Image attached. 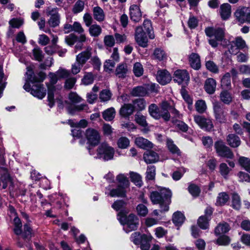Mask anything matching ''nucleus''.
I'll return each instance as SVG.
<instances>
[{"instance_id":"nucleus-56","label":"nucleus","mask_w":250,"mask_h":250,"mask_svg":"<svg viewBox=\"0 0 250 250\" xmlns=\"http://www.w3.org/2000/svg\"><path fill=\"white\" fill-rule=\"evenodd\" d=\"M231 239L227 235L220 236L216 240V243L219 245L227 246L229 244Z\"/></svg>"},{"instance_id":"nucleus-64","label":"nucleus","mask_w":250,"mask_h":250,"mask_svg":"<svg viewBox=\"0 0 250 250\" xmlns=\"http://www.w3.org/2000/svg\"><path fill=\"white\" fill-rule=\"evenodd\" d=\"M84 4L83 1L79 0L77 1L73 8V12L75 14H77L82 12L84 9Z\"/></svg>"},{"instance_id":"nucleus-43","label":"nucleus","mask_w":250,"mask_h":250,"mask_svg":"<svg viewBox=\"0 0 250 250\" xmlns=\"http://www.w3.org/2000/svg\"><path fill=\"white\" fill-rule=\"evenodd\" d=\"M210 218L205 216H201L198 219L197 223L199 227L203 229H206L208 227Z\"/></svg>"},{"instance_id":"nucleus-35","label":"nucleus","mask_w":250,"mask_h":250,"mask_svg":"<svg viewBox=\"0 0 250 250\" xmlns=\"http://www.w3.org/2000/svg\"><path fill=\"white\" fill-rule=\"evenodd\" d=\"M185 220V216L180 211L175 212L173 215L172 221L176 226L181 225Z\"/></svg>"},{"instance_id":"nucleus-48","label":"nucleus","mask_w":250,"mask_h":250,"mask_svg":"<svg viewBox=\"0 0 250 250\" xmlns=\"http://www.w3.org/2000/svg\"><path fill=\"white\" fill-rule=\"evenodd\" d=\"M130 177L131 180L133 182L136 186L141 187L142 185V177L139 174L131 172L130 173Z\"/></svg>"},{"instance_id":"nucleus-8","label":"nucleus","mask_w":250,"mask_h":250,"mask_svg":"<svg viewBox=\"0 0 250 250\" xmlns=\"http://www.w3.org/2000/svg\"><path fill=\"white\" fill-rule=\"evenodd\" d=\"M49 77L50 78V83L51 84L50 85H48V105L50 107H52L54 105V92L56 90L55 87L54 85L57 83L59 79L57 73H49Z\"/></svg>"},{"instance_id":"nucleus-9","label":"nucleus","mask_w":250,"mask_h":250,"mask_svg":"<svg viewBox=\"0 0 250 250\" xmlns=\"http://www.w3.org/2000/svg\"><path fill=\"white\" fill-rule=\"evenodd\" d=\"M214 147L218 156L229 159L233 157L232 152L223 141H218L215 142Z\"/></svg>"},{"instance_id":"nucleus-16","label":"nucleus","mask_w":250,"mask_h":250,"mask_svg":"<svg viewBox=\"0 0 250 250\" xmlns=\"http://www.w3.org/2000/svg\"><path fill=\"white\" fill-rule=\"evenodd\" d=\"M0 183H2V188L5 189L9 183H12V178L7 168H0Z\"/></svg>"},{"instance_id":"nucleus-27","label":"nucleus","mask_w":250,"mask_h":250,"mask_svg":"<svg viewBox=\"0 0 250 250\" xmlns=\"http://www.w3.org/2000/svg\"><path fill=\"white\" fill-rule=\"evenodd\" d=\"M132 104L134 110L138 111L145 110L146 106V101L144 98L135 99L132 101Z\"/></svg>"},{"instance_id":"nucleus-3","label":"nucleus","mask_w":250,"mask_h":250,"mask_svg":"<svg viewBox=\"0 0 250 250\" xmlns=\"http://www.w3.org/2000/svg\"><path fill=\"white\" fill-rule=\"evenodd\" d=\"M205 31L206 35L210 38L208 42L212 47H217L225 37V30L221 27H209Z\"/></svg>"},{"instance_id":"nucleus-39","label":"nucleus","mask_w":250,"mask_h":250,"mask_svg":"<svg viewBox=\"0 0 250 250\" xmlns=\"http://www.w3.org/2000/svg\"><path fill=\"white\" fill-rule=\"evenodd\" d=\"M221 85L223 88L227 89L231 87L230 74L226 73L223 77L221 81Z\"/></svg>"},{"instance_id":"nucleus-36","label":"nucleus","mask_w":250,"mask_h":250,"mask_svg":"<svg viewBox=\"0 0 250 250\" xmlns=\"http://www.w3.org/2000/svg\"><path fill=\"white\" fill-rule=\"evenodd\" d=\"M143 26L149 38L150 39H153L155 38V35L152 29L151 21L148 20H145L143 23Z\"/></svg>"},{"instance_id":"nucleus-30","label":"nucleus","mask_w":250,"mask_h":250,"mask_svg":"<svg viewBox=\"0 0 250 250\" xmlns=\"http://www.w3.org/2000/svg\"><path fill=\"white\" fill-rule=\"evenodd\" d=\"M126 188L118 185L116 188L110 190L109 195L111 197H125Z\"/></svg>"},{"instance_id":"nucleus-17","label":"nucleus","mask_w":250,"mask_h":250,"mask_svg":"<svg viewBox=\"0 0 250 250\" xmlns=\"http://www.w3.org/2000/svg\"><path fill=\"white\" fill-rule=\"evenodd\" d=\"M250 9L249 7H243L238 9L234 13L236 19L241 23L246 22L247 16L249 14Z\"/></svg>"},{"instance_id":"nucleus-29","label":"nucleus","mask_w":250,"mask_h":250,"mask_svg":"<svg viewBox=\"0 0 250 250\" xmlns=\"http://www.w3.org/2000/svg\"><path fill=\"white\" fill-rule=\"evenodd\" d=\"M230 229L229 225L226 222L220 223L215 228L214 232L216 235L227 233Z\"/></svg>"},{"instance_id":"nucleus-60","label":"nucleus","mask_w":250,"mask_h":250,"mask_svg":"<svg viewBox=\"0 0 250 250\" xmlns=\"http://www.w3.org/2000/svg\"><path fill=\"white\" fill-rule=\"evenodd\" d=\"M111 95L112 94L109 90L104 89L100 92V99L101 101L106 102L110 99Z\"/></svg>"},{"instance_id":"nucleus-42","label":"nucleus","mask_w":250,"mask_h":250,"mask_svg":"<svg viewBox=\"0 0 250 250\" xmlns=\"http://www.w3.org/2000/svg\"><path fill=\"white\" fill-rule=\"evenodd\" d=\"M116 180L119 186L124 187L126 188L129 187V182L126 176L124 174H120L118 175L116 177Z\"/></svg>"},{"instance_id":"nucleus-53","label":"nucleus","mask_w":250,"mask_h":250,"mask_svg":"<svg viewBox=\"0 0 250 250\" xmlns=\"http://www.w3.org/2000/svg\"><path fill=\"white\" fill-rule=\"evenodd\" d=\"M239 163L242 167L250 173V159L249 158L241 157L239 159Z\"/></svg>"},{"instance_id":"nucleus-47","label":"nucleus","mask_w":250,"mask_h":250,"mask_svg":"<svg viewBox=\"0 0 250 250\" xmlns=\"http://www.w3.org/2000/svg\"><path fill=\"white\" fill-rule=\"evenodd\" d=\"M87 109V105L85 104H81L78 105L70 106L68 108L69 113L71 114H75L76 112H79Z\"/></svg>"},{"instance_id":"nucleus-40","label":"nucleus","mask_w":250,"mask_h":250,"mask_svg":"<svg viewBox=\"0 0 250 250\" xmlns=\"http://www.w3.org/2000/svg\"><path fill=\"white\" fill-rule=\"evenodd\" d=\"M127 72V66L126 64H121L116 68V75L119 77L124 78L126 76Z\"/></svg>"},{"instance_id":"nucleus-4","label":"nucleus","mask_w":250,"mask_h":250,"mask_svg":"<svg viewBox=\"0 0 250 250\" xmlns=\"http://www.w3.org/2000/svg\"><path fill=\"white\" fill-rule=\"evenodd\" d=\"M118 219L123 225V229L127 233L136 229L139 225V219L133 214H130L126 216L123 212H120L118 213Z\"/></svg>"},{"instance_id":"nucleus-20","label":"nucleus","mask_w":250,"mask_h":250,"mask_svg":"<svg viewBox=\"0 0 250 250\" xmlns=\"http://www.w3.org/2000/svg\"><path fill=\"white\" fill-rule=\"evenodd\" d=\"M148 110L150 115L153 118L157 120L163 118V113L156 104H152L149 105Z\"/></svg>"},{"instance_id":"nucleus-1","label":"nucleus","mask_w":250,"mask_h":250,"mask_svg":"<svg viewBox=\"0 0 250 250\" xmlns=\"http://www.w3.org/2000/svg\"><path fill=\"white\" fill-rule=\"evenodd\" d=\"M27 69L26 83L23 87L24 89L27 92H30L33 96L38 99H43L46 95V90L43 87V84L40 83L44 80L46 77L45 74L40 72L37 76H35L30 67H28Z\"/></svg>"},{"instance_id":"nucleus-12","label":"nucleus","mask_w":250,"mask_h":250,"mask_svg":"<svg viewBox=\"0 0 250 250\" xmlns=\"http://www.w3.org/2000/svg\"><path fill=\"white\" fill-rule=\"evenodd\" d=\"M173 81L179 84H186L189 80V75L185 70H177L173 75Z\"/></svg>"},{"instance_id":"nucleus-32","label":"nucleus","mask_w":250,"mask_h":250,"mask_svg":"<svg viewBox=\"0 0 250 250\" xmlns=\"http://www.w3.org/2000/svg\"><path fill=\"white\" fill-rule=\"evenodd\" d=\"M161 111L163 113V119L166 121H168L170 119V115L168 111L169 104L167 101H163L161 104Z\"/></svg>"},{"instance_id":"nucleus-59","label":"nucleus","mask_w":250,"mask_h":250,"mask_svg":"<svg viewBox=\"0 0 250 250\" xmlns=\"http://www.w3.org/2000/svg\"><path fill=\"white\" fill-rule=\"evenodd\" d=\"M138 214L141 216H146L148 213V209L144 204H139L136 207Z\"/></svg>"},{"instance_id":"nucleus-6","label":"nucleus","mask_w":250,"mask_h":250,"mask_svg":"<svg viewBox=\"0 0 250 250\" xmlns=\"http://www.w3.org/2000/svg\"><path fill=\"white\" fill-rule=\"evenodd\" d=\"M114 149L106 143H102L97 149L94 158L103 159L104 161L112 159L114 155Z\"/></svg>"},{"instance_id":"nucleus-22","label":"nucleus","mask_w":250,"mask_h":250,"mask_svg":"<svg viewBox=\"0 0 250 250\" xmlns=\"http://www.w3.org/2000/svg\"><path fill=\"white\" fill-rule=\"evenodd\" d=\"M135 143L138 147L143 149L153 147V144L150 141L142 137H137L135 139Z\"/></svg>"},{"instance_id":"nucleus-38","label":"nucleus","mask_w":250,"mask_h":250,"mask_svg":"<svg viewBox=\"0 0 250 250\" xmlns=\"http://www.w3.org/2000/svg\"><path fill=\"white\" fill-rule=\"evenodd\" d=\"M115 116V110L114 108L111 107L107 109L103 113V118L107 121L112 120Z\"/></svg>"},{"instance_id":"nucleus-52","label":"nucleus","mask_w":250,"mask_h":250,"mask_svg":"<svg viewBox=\"0 0 250 250\" xmlns=\"http://www.w3.org/2000/svg\"><path fill=\"white\" fill-rule=\"evenodd\" d=\"M133 71L135 76L138 77L141 76L144 72L143 65L140 62H136L134 64Z\"/></svg>"},{"instance_id":"nucleus-28","label":"nucleus","mask_w":250,"mask_h":250,"mask_svg":"<svg viewBox=\"0 0 250 250\" xmlns=\"http://www.w3.org/2000/svg\"><path fill=\"white\" fill-rule=\"evenodd\" d=\"M227 141L228 145L232 147H237L239 146L241 144L239 137L234 134L228 135L227 137Z\"/></svg>"},{"instance_id":"nucleus-14","label":"nucleus","mask_w":250,"mask_h":250,"mask_svg":"<svg viewBox=\"0 0 250 250\" xmlns=\"http://www.w3.org/2000/svg\"><path fill=\"white\" fill-rule=\"evenodd\" d=\"M92 55V48L87 46L85 50L78 54L76 57V61L83 65L91 58Z\"/></svg>"},{"instance_id":"nucleus-33","label":"nucleus","mask_w":250,"mask_h":250,"mask_svg":"<svg viewBox=\"0 0 250 250\" xmlns=\"http://www.w3.org/2000/svg\"><path fill=\"white\" fill-rule=\"evenodd\" d=\"M153 56L154 59L159 61L166 60L167 59V55L164 50L160 48H156L154 50Z\"/></svg>"},{"instance_id":"nucleus-2","label":"nucleus","mask_w":250,"mask_h":250,"mask_svg":"<svg viewBox=\"0 0 250 250\" xmlns=\"http://www.w3.org/2000/svg\"><path fill=\"white\" fill-rule=\"evenodd\" d=\"M172 193L170 190L161 188L158 190L151 192L150 198L154 204H159L161 212L167 211L171 203Z\"/></svg>"},{"instance_id":"nucleus-34","label":"nucleus","mask_w":250,"mask_h":250,"mask_svg":"<svg viewBox=\"0 0 250 250\" xmlns=\"http://www.w3.org/2000/svg\"><path fill=\"white\" fill-rule=\"evenodd\" d=\"M229 195L225 192L218 194L217 197L216 205L217 206H223L229 201Z\"/></svg>"},{"instance_id":"nucleus-46","label":"nucleus","mask_w":250,"mask_h":250,"mask_svg":"<svg viewBox=\"0 0 250 250\" xmlns=\"http://www.w3.org/2000/svg\"><path fill=\"white\" fill-rule=\"evenodd\" d=\"M174 125L179 130L186 132L188 131V126L187 124L182 121L175 120L173 121Z\"/></svg>"},{"instance_id":"nucleus-24","label":"nucleus","mask_w":250,"mask_h":250,"mask_svg":"<svg viewBox=\"0 0 250 250\" xmlns=\"http://www.w3.org/2000/svg\"><path fill=\"white\" fill-rule=\"evenodd\" d=\"M189 62L192 68L198 70L201 67L200 58L198 54L192 53L189 56Z\"/></svg>"},{"instance_id":"nucleus-61","label":"nucleus","mask_w":250,"mask_h":250,"mask_svg":"<svg viewBox=\"0 0 250 250\" xmlns=\"http://www.w3.org/2000/svg\"><path fill=\"white\" fill-rule=\"evenodd\" d=\"M155 176V167L154 166H149L147 168L146 178L148 180H152Z\"/></svg>"},{"instance_id":"nucleus-5","label":"nucleus","mask_w":250,"mask_h":250,"mask_svg":"<svg viewBox=\"0 0 250 250\" xmlns=\"http://www.w3.org/2000/svg\"><path fill=\"white\" fill-rule=\"evenodd\" d=\"M85 136L89 145L87 146L90 155H94L95 153L92 149L93 147L97 146L100 141V135L98 131L93 128H88L85 132Z\"/></svg>"},{"instance_id":"nucleus-10","label":"nucleus","mask_w":250,"mask_h":250,"mask_svg":"<svg viewBox=\"0 0 250 250\" xmlns=\"http://www.w3.org/2000/svg\"><path fill=\"white\" fill-rule=\"evenodd\" d=\"M194 121L201 128L206 131H210L213 128L212 120L200 115H195Z\"/></svg>"},{"instance_id":"nucleus-62","label":"nucleus","mask_w":250,"mask_h":250,"mask_svg":"<svg viewBox=\"0 0 250 250\" xmlns=\"http://www.w3.org/2000/svg\"><path fill=\"white\" fill-rule=\"evenodd\" d=\"M94 81L93 75L92 73H86L82 79V83L84 85H89L91 84Z\"/></svg>"},{"instance_id":"nucleus-63","label":"nucleus","mask_w":250,"mask_h":250,"mask_svg":"<svg viewBox=\"0 0 250 250\" xmlns=\"http://www.w3.org/2000/svg\"><path fill=\"white\" fill-rule=\"evenodd\" d=\"M206 66L208 70L212 73H217L218 72V66L212 61H207L206 63Z\"/></svg>"},{"instance_id":"nucleus-45","label":"nucleus","mask_w":250,"mask_h":250,"mask_svg":"<svg viewBox=\"0 0 250 250\" xmlns=\"http://www.w3.org/2000/svg\"><path fill=\"white\" fill-rule=\"evenodd\" d=\"M14 228L13 230L14 233L17 235H21L22 233V224L19 217H17L14 218Z\"/></svg>"},{"instance_id":"nucleus-7","label":"nucleus","mask_w":250,"mask_h":250,"mask_svg":"<svg viewBox=\"0 0 250 250\" xmlns=\"http://www.w3.org/2000/svg\"><path fill=\"white\" fill-rule=\"evenodd\" d=\"M213 109L215 120L221 124L226 123L227 121V111L224 106L219 102L213 103Z\"/></svg>"},{"instance_id":"nucleus-13","label":"nucleus","mask_w":250,"mask_h":250,"mask_svg":"<svg viewBox=\"0 0 250 250\" xmlns=\"http://www.w3.org/2000/svg\"><path fill=\"white\" fill-rule=\"evenodd\" d=\"M157 82L162 85H166L171 80L170 73L166 69L158 70L156 74Z\"/></svg>"},{"instance_id":"nucleus-58","label":"nucleus","mask_w":250,"mask_h":250,"mask_svg":"<svg viewBox=\"0 0 250 250\" xmlns=\"http://www.w3.org/2000/svg\"><path fill=\"white\" fill-rule=\"evenodd\" d=\"M33 54L35 60L41 62L43 59V54L42 50L39 47H36L33 50Z\"/></svg>"},{"instance_id":"nucleus-50","label":"nucleus","mask_w":250,"mask_h":250,"mask_svg":"<svg viewBox=\"0 0 250 250\" xmlns=\"http://www.w3.org/2000/svg\"><path fill=\"white\" fill-rule=\"evenodd\" d=\"M230 170L225 163H221L219 166V172L221 175L225 179L228 178V174Z\"/></svg>"},{"instance_id":"nucleus-19","label":"nucleus","mask_w":250,"mask_h":250,"mask_svg":"<svg viewBox=\"0 0 250 250\" xmlns=\"http://www.w3.org/2000/svg\"><path fill=\"white\" fill-rule=\"evenodd\" d=\"M143 158L147 164L156 163L158 161L159 158L158 154L152 150L146 151L144 154Z\"/></svg>"},{"instance_id":"nucleus-49","label":"nucleus","mask_w":250,"mask_h":250,"mask_svg":"<svg viewBox=\"0 0 250 250\" xmlns=\"http://www.w3.org/2000/svg\"><path fill=\"white\" fill-rule=\"evenodd\" d=\"M135 120L138 124L143 127H146L148 125L146 116L142 114H136L135 115Z\"/></svg>"},{"instance_id":"nucleus-54","label":"nucleus","mask_w":250,"mask_h":250,"mask_svg":"<svg viewBox=\"0 0 250 250\" xmlns=\"http://www.w3.org/2000/svg\"><path fill=\"white\" fill-rule=\"evenodd\" d=\"M232 206L233 208L235 209H239L241 207V200L239 196L234 193L232 197Z\"/></svg>"},{"instance_id":"nucleus-57","label":"nucleus","mask_w":250,"mask_h":250,"mask_svg":"<svg viewBox=\"0 0 250 250\" xmlns=\"http://www.w3.org/2000/svg\"><path fill=\"white\" fill-rule=\"evenodd\" d=\"M129 140L125 137H122L119 139L117 142V145L119 148L125 149L127 148L129 145Z\"/></svg>"},{"instance_id":"nucleus-55","label":"nucleus","mask_w":250,"mask_h":250,"mask_svg":"<svg viewBox=\"0 0 250 250\" xmlns=\"http://www.w3.org/2000/svg\"><path fill=\"white\" fill-rule=\"evenodd\" d=\"M188 190L192 196L195 197L198 196L200 193L199 188L197 185L193 184L189 185L188 188Z\"/></svg>"},{"instance_id":"nucleus-11","label":"nucleus","mask_w":250,"mask_h":250,"mask_svg":"<svg viewBox=\"0 0 250 250\" xmlns=\"http://www.w3.org/2000/svg\"><path fill=\"white\" fill-rule=\"evenodd\" d=\"M135 39L139 46L143 47H146L147 46L148 40L141 26L136 28Z\"/></svg>"},{"instance_id":"nucleus-31","label":"nucleus","mask_w":250,"mask_h":250,"mask_svg":"<svg viewBox=\"0 0 250 250\" xmlns=\"http://www.w3.org/2000/svg\"><path fill=\"white\" fill-rule=\"evenodd\" d=\"M152 239V237L146 234H143L141 236V240L140 243L141 248L142 250H148L150 246V242Z\"/></svg>"},{"instance_id":"nucleus-37","label":"nucleus","mask_w":250,"mask_h":250,"mask_svg":"<svg viewBox=\"0 0 250 250\" xmlns=\"http://www.w3.org/2000/svg\"><path fill=\"white\" fill-rule=\"evenodd\" d=\"M89 27V33L92 37H98L102 33V28L97 24L91 25Z\"/></svg>"},{"instance_id":"nucleus-41","label":"nucleus","mask_w":250,"mask_h":250,"mask_svg":"<svg viewBox=\"0 0 250 250\" xmlns=\"http://www.w3.org/2000/svg\"><path fill=\"white\" fill-rule=\"evenodd\" d=\"M220 100L224 104H229L232 101V96L228 91L224 90L221 92L220 95Z\"/></svg>"},{"instance_id":"nucleus-51","label":"nucleus","mask_w":250,"mask_h":250,"mask_svg":"<svg viewBox=\"0 0 250 250\" xmlns=\"http://www.w3.org/2000/svg\"><path fill=\"white\" fill-rule=\"evenodd\" d=\"M167 144L168 150L173 154H179L180 153V150L174 144L173 142L171 139H167Z\"/></svg>"},{"instance_id":"nucleus-25","label":"nucleus","mask_w":250,"mask_h":250,"mask_svg":"<svg viewBox=\"0 0 250 250\" xmlns=\"http://www.w3.org/2000/svg\"><path fill=\"white\" fill-rule=\"evenodd\" d=\"M134 110L132 104H124L120 110V114L122 116L126 117L132 114Z\"/></svg>"},{"instance_id":"nucleus-15","label":"nucleus","mask_w":250,"mask_h":250,"mask_svg":"<svg viewBox=\"0 0 250 250\" xmlns=\"http://www.w3.org/2000/svg\"><path fill=\"white\" fill-rule=\"evenodd\" d=\"M129 15L131 20L135 22L140 21L142 19V13L140 8L136 4L130 6Z\"/></svg>"},{"instance_id":"nucleus-44","label":"nucleus","mask_w":250,"mask_h":250,"mask_svg":"<svg viewBox=\"0 0 250 250\" xmlns=\"http://www.w3.org/2000/svg\"><path fill=\"white\" fill-rule=\"evenodd\" d=\"M195 106L196 110L199 113H204L207 108L206 102L203 100L196 101Z\"/></svg>"},{"instance_id":"nucleus-26","label":"nucleus","mask_w":250,"mask_h":250,"mask_svg":"<svg viewBox=\"0 0 250 250\" xmlns=\"http://www.w3.org/2000/svg\"><path fill=\"white\" fill-rule=\"evenodd\" d=\"M93 15L94 19L99 22H102L104 20V12L99 6H95L93 8Z\"/></svg>"},{"instance_id":"nucleus-21","label":"nucleus","mask_w":250,"mask_h":250,"mask_svg":"<svg viewBox=\"0 0 250 250\" xmlns=\"http://www.w3.org/2000/svg\"><path fill=\"white\" fill-rule=\"evenodd\" d=\"M216 86V83L212 78L207 79L205 83L204 88L206 92L209 94L214 93Z\"/></svg>"},{"instance_id":"nucleus-18","label":"nucleus","mask_w":250,"mask_h":250,"mask_svg":"<svg viewBox=\"0 0 250 250\" xmlns=\"http://www.w3.org/2000/svg\"><path fill=\"white\" fill-rule=\"evenodd\" d=\"M220 14L223 20H228L231 15V6L228 3H223L220 7Z\"/></svg>"},{"instance_id":"nucleus-23","label":"nucleus","mask_w":250,"mask_h":250,"mask_svg":"<svg viewBox=\"0 0 250 250\" xmlns=\"http://www.w3.org/2000/svg\"><path fill=\"white\" fill-rule=\"evenodd\" d=\"M130 94L133 97H145L148 94V91L146 87L138 86L132 88Z\"/></svg>"}]
</instances>
